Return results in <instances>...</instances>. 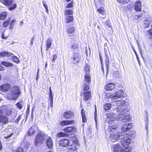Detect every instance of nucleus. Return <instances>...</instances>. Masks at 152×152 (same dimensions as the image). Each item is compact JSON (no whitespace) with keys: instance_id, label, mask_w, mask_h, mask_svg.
I'll return each mask as SVG.
<instances>
[{"instance_id":"1","label":"nucleus","mask_w":152,"mask_h":152,"mask_svg":"<svg viewBox=\"0 0 152 152\" xmlns=\"http://www.w3.org/2000/svg\"><path fill=\"white\" fill-rule=\"evenodd\" d=\"M127 110L126 109L116 108H115L114 113L107 116L108 120L110 121H114L115 120H118L121 119L123 122H128L132 119L131 116L126 113Z\"/></svg>"},{"instance_id":"2","label":"nucleus","mask_w":152,"mask_h":152,"mask_svg":"<svg viewBox=\"0 0 152 152\" xmlns=\"http://www.w3.org/2000/svg\"><path fill=\"white\" fill-rule=\"evenodd\" d=\"M11 89L10 94H7L5 97L7 99L14 101L18 98L20 94V92L19 87L17 86H14Z\"/></svg>"},{"instance_id":"3","label":"nucleus","mask_w":152,"mask_h":152,"mask_svg":"<svg viewBox=\"0 0 152 152\" xmlns=\"http://www.w3.org/2000/svg\"><path fill=\"white\" fill-rule=\"evenodd\" d=\"M124 94V91L121 89L118 90L115 93H107L105 95V97L106 98H111L113 100L115 99L116 98H119L122 96H123Z\"/></svg>"},{"instance_id":"4","label":"nucleus","mask_w":152,"mask_h":152,"mask_svg":"<svg viewBox=\"0 0 152 152\" xmlns=\"http://www.w3.org/2000/svg\"><path fill=\"white\" fill-rule=\"evenodd\" d=\"M124 95L123 94V96H122L120 97L119 98H116L115 99H114L113 101L115 102V104H116L117 106H120V107L118 108L121 107V108L124 109H126L127 110V113L128 112V110L126 108H124L125 107H126L129 105V103L127 102H126L125 100L123 99H122V97H124Z\"/></svg>"},{"instance_id":"5","label":"nucleus","mask_w":152,"mask_h":152,"mask_svg":"<svg viewBox=\"0 0 152 152\" xmlns=\"http://www.w3.org/2000/svg\"><path fill=\"white\" fill-rule=\"evenodd\" d=\"M124 137V135L122 134L121 133L119 132L118 131H117L113 134H110L109 137V139L110 141L114 142L117 140H121Z\"/></svg>"},{"instance_id":"6","label":"nucleus","mask_w":152,"mask_h":152,"mask_svg":"<svg viewBox=\"0 0 152 152\" xmlns=\"http://www.w3.org/2000/svg\"><path fill=\"white\" fill-rule=\"evenodd\" d=\"M48 137V136L43 133H39L37 135L35 140V143L36 146L38 145L39 143L42 144L43 143L45 139Z\"/></svg>"},{"instance_id":"7","label":"nucleus","mask_w":152,"mask_h":152,"mask_svg":"<svg viewBox=\"0 0 152 152\" xmlns=\"http://www.w3.org/2000/svg\"><path fill=\"white\" fill-rule=\"evenodd\" d=\"M91 82L90 75L86 73L85 76V81L83 83V90L87 91L89 89L90 83Z\"/></svg>"},{"instance_id":"8","label":"nucleus","mask_w":152,"mask_h":152,"mask_svg":"<svg viewBox=\"0 0 152 152\" xmlns=\"http://www.w3.org/2000/svg\"><path fill=\"white\" fill-rule=\"evenodd\" d=\"M12 112L11 108L6 105H2L0 107V115L4 114L9 116Z\"/></svg>"},{"instance_id":"9","label":"nucleus","mask_w":152,"mask_h":152,"mask_svg":"<svg viewBox=\"0 0 152 152\" xmlns=\"http://www.w3.org/2000/svg\"><path fill=\"white\" fill-rule=\"evenodd\" d=\"M124 137L121 139V144L125 148H128V145L130 144L131 140L130 138L125 137L124 135Z\"/></svg>"},{"instance_id":"10","label":"nucleus","mask_w":152,"mask_h":152,"mask_svg":"<svg viewBox=\"0 0 152 152\" xmlns=\"http://www.w3.org/2000/svg\"><path fill=\"white\" fill-rule=\"evenodd\" d=\"M11 89V85L8 83H4L0 86V91L3 92H8Z\"/></svg>"},{"instance_id":"11","label":"nucleus","mask_w":152,"mask_h":152,"mask_svg":"<svg viewBox=\"0 0 152 152\" xmlns=\"http://www.w3.org/2000/svg\"><path fill=\"white\" fill-rule=\"evenodd\" d=\"M73 138L75 139V140L73 141V144L69 146L68 150L69 152H75L77 149L76 145L77 144V140L75 137H74Z\"/></svg>"},{"instance_id":"12","label":"nucleus","mask_w":152,"mask_h":152,"mask_svg":"<svg viewBox=\"0 0 152 152\" xmlns=\"http://www.w3.org/2000/svg\"><path fill=\"white\" fill-rule=\"evenodd\" d=\"M69 142H70L68 139L63 138L59 141L58 144L62 147H66L69 145Z\"/></svg>"},{"instance_id":"13","label":"nucleus","mask_w":152,"mask_h":152,"mask_svg":"<svg viewBox=\"0 0 152 152\" xmlns=\"http://www.w3.org/2000/svg\"><path fill=\"white\" fill-rule=\"evenodd\" d=\"M122 148L119 144L113 145L111 146L113 152H120Z\"/></svg>"},{"instance_id":"14","label":"nucleus","mask_w":152,"mask_h":152,"mask_svg":"<svg viewBox=\"0 0 152 152\" xmlns=\"http://www.w3.org/2000/svg\"><path fill=\"white\" fill-rule=\"evenodd\" d=\"M71 58L72 59V62L73 64H78L80 59L79 54L78 53H74L73 56Z\"/></svg>"},{"instance_id":"15","label":"nucleus","mask_w":152,"mask_h":152,"mask_svg":"<svg viewBox=\"0 0 152 152\" xmlns=\"http://www.w3.org/2000/svg\"><path fill=\"white\" fill-rule=\"evenodd\" d=\"M132 124L130 123L123 124L122 127V130L123 132L127 131L129 130L132 127Z\"/></svg>"},{"instance_id":"16","label":"nucleus","mask_w":152,"mask_h":152,"mask_svg":"<svg viewBox=\"0 0 152 152\" xmlns=\"http://www.w3.org/2000/svg\"><path fill=\"white\" fill-rule=\"evenodd\" d=\"M141 2L140 1H137L134 4L135 10L137 11H141Z\"/></svg>"},{"instance_id":"17","label":"nucleus","mask_w":152,"mask_h":152,"mask_svg":"<svg viewBox=\"0 0 152 152\" xmlns=\"http://www.w3.org/2000/svg\"><path fill=\"white\" fill-rule=\"evenodd\" d=\"M152 20V18L149 17L146 19L144 21L143 27L146 28L150 25L151 22Z\"/></svg>"},{"instance_id":"18","label":"nucleus","mask_w":152,"mask_h":152,"mask_svg":"<svg viewBox=\"0 0 152 152\" xmlns=\"http://www.w3.org/2000/svg\"><path fill=\"white\" fill-rule=\"evenodd\" d=\"M46 143L47 147L49 149L53 147V142L52 139L50 137L47 138Z\"/></svg>"},{"instance_id":"19","label":"nucleus","mask_w":152,"mask_h":152,"mask_svg":"<svg viewBox=\"0 0 152 152\" xmlns=\"http://www.w3.org/2000/svg\"><path fill=\"white\" fill-rule=\"evenodd\" d=\"M64 118H71L74 116L73 113L70 111L65 112L64 114Z\"/></svg>"},{"instance_id":"20","label":"nucleus","mask_w":152,"mask_h":152,"mask_svg":"<svg viewBox=\"0 0 152 152\" xmlns=\"http://www.w3.org/2000/svg\"><path fill=\"white\" fill-rule=\"evenodd\" d=\"M0 2L7 6L10 7L13 2V0H0Z\"/></svg>"},{"instance_id":"21","label":"nucleus","mask_w":152,"mask_h":152,"mask_svg":"<svg viewBox=\"0 0 152 152\" xmlns=\"http://www.w3.org/2000/svg\"><path fill=\"white\" fill-rule=\"evenodd\" d=\"M119 128V126L118 125H110L108 127L107 131L108 132H114L118 129Z\"/></svg>"},{"instance_id":"22","label":"nucleus","mask_w":152,"mask_h":152,"mask_svg":"<svg viewBox=\"0 0 152 152\" xmlns=\"http://www.w3.org/2000/svg\"><path fill=\"white\" fill-rule=\"evenodd\" d=\"M76 128L74 126L67 127L63 129V131L65 132L69 133L75 132Z\"/></svg>"},{"instance_id":"23","label":"nucleus","mask_w":152,"mask_h":152,"mask_svg":"<svg viewBox=\"0 0 152 152\" xmlns=\"http://www.w3.org/2000/svg\"><path fill=\"white\" fill-rule=\"evenodd\" d=\"M105 64L106 66L107 69V74L108 73V71L109 68V58L107 53L105 52Z\"/></svg>"},{"instance_id":"24","label":"nucleus","mask_w":152,"mask_h":152,"mask_svg":"<svg viewBox=\"0 0 152 152\" xmlns=\"http://www.w3.org/2000/svg\"><path fill=\"white\" fill-rule=\"evenodd\" d=\"M52 42L53 40L51 38H49L47 40L46 46V51L48 50L51 47Z\"/></svg>"},{"instance_id":"25","label":"nucleus","mask_w":152,"mask_h":152,"mask_svg":"<svg viewBox=\"0 0 152 152\" xmlns=\"http://www.w3.org/2000/svg\"><path fill=\"white\" fill-rule=\"evenodd\" d=\"M83 99L84 101L88 100L91 97V94L90 91L85 92L83 93Z\"/></svg>"},{"instance_id":"26","label":"nucleus","mask_w":152,"mask_h":152,"mask_svg":"<svg viewBox=\"0 0 152 152\" xmlns=\"http://www.w3.org/2000/svg\"><path fill=\"white\" fill-rule=\"evenodd\" d=\"M8 121V118L4 115H0V123L6 124Z\"/></svg>"},{"instance_id":"27","label":"nucleus","mask_w":152,"mask_h":152,"mask_svg":"<svg viewBox=\"0 0 152 152\" xmlns=\"http://www.w3.org/2000/svg\"><path fill=\"white\" fill-rule=\"evenodd\" d=\"M13 55L11 53L6 51H3L0 53V56L1 57H10Z\"/></svg>"},{"instance_id":"28","label":"nucleus","mask_w":152,"mask_h":152,"mask_svg":"<svg viewBox=\"0 0 152 152\" xmlns=\"http://www.w3.org/2000/svg\"><path fill=\"white\" fill-rule=\"evenodd\" d=\"M115 85L113 83H110L107 84L105 87V89L107 90L111 91L115 88Z\"/></svg>"},{"instance_id":"29","label":"nucleus","mask_w":152,"mask_h":152,"mask_svg":"<svg viewBox=\"0 0 152 152\" xmlns=\"http://www.w3.org/2000/svg\"><path fill=\"white\" fill-rule=\"evenodd\" d=\"M74 121L73 120H66L62 121L60 122L61 126H65L74 123Z\"/></svg>"},{"instance_id":"30","label":"nucleus","mask_w":152,"mask_h":152,"mask_svg":"<svg viewBox=\"0 0 152 152\" xmlns=\"http://www.w3.org/2000/svg\"><path fill=\"white\" fill-rule=\"evenodd\" d=\"M35 128L34 126L31 127L28 132V135L29 136L33 135L35 132Z\"/></svg>"},{"instance_id":"31","label":"nucleus","mask_w":152,"mask_h":152,"mask_svg":"<svg viewBox=\"0 0 152 152\" xmlns=\"http://www.w3.org/2000/svg\"><path fill=\"white\" fill-rule=\"evenodd\" d=\"M1 64L7 67H12L13 65L12 63L6 61H2L1 62Z\"/></svg>"},{"instance_id":"32","label":"nucleus","mask_w":152,"mask_h":152,"mask_svg":"<svg viewBox=\"0 0 152 152\" xmlns=\"http://www.w3.org/2000/svg\"><path fill=\"white\" fill-rule=\"evenodd\" d=\"M142 17V14L138 15H135L133 16V19L136 22L140 21L141 19V18Z\"/></svg>"},{"instance_id":"33","label":"nucleus","mask_w":152,"mask_h":152,"mask_svg":"<svg viewBox=\"0 0 152 152\" xmlns=\"http://www.w3.org/2000/svg\"><path fill=\"white\" fill-rule=\"evenodd\" d=\"M21 145L24 148L27 149L29 147L30 144L28 142L25 141L22 143Z\"/></svg>"},{"instance_id":"34","label":"nucleus","mask_w":152,"mask_h":152,"mask_svg":"<svg viewBox=\"0 0 152 152\" xmlns=\"http://www.w3.org/2000/svg\"><path fill=\"white\" fill-rule=\"evenodd\" d=\"M13 134V133H10L8 131H6L3 134L4 135V138H8L10 137Z\"/></svg>"},{"instance_id":"35","label":"nucleus","mask_w":152,"mask_h":152,"mask_svg":"<svg viewBox=\"0 0 152 152\" xmlns=\"http://www.w3.org/2000/svg\"><path fill=\"white\" fill-rule=\"evenodd\" d=\"M81 114L82 118V122L85 123L86 122V118L85 116V112L84 109H82L81 111Z\"/></svg>"},{"instance_id":"36","label":"nucleus","mask_w":152,"mask_h":152,"mask_svg":"<svg viewBox=\"0 0 152 152\" xmlns=\"http://www.w3.org/2000/svg\"><path fill=\"white\" fill-rule=\"evenodd\" d=\"M10 20V18H8L6 20H5L3 23V26L4 27V28H6L9 25Z\"/></svg>"},{"instance_id":"37","label":"nucleus","mask_w":152,"mask_h":152,"mask_svg":"<svg viewBox=\"0 0 152 152\" xmlns=\"http://www.w3.org/2000/svg\"><path fill=\"white\" fill-rule=\"evenodd\" d=\"M7 15V12H2L0 14V19L1 20L4 19Z\"/></svg>"},{"instance_id":"38","label":"nucleus","mask_w":152,"mask_h":152,"mask_svg":"<svg viewBox=\"0 0 152 152\" xmlns=\"http://www.w3.org/2000/svg\"><path fill=\"white\" fill-rule=\"evenodd\" d=\"M73 19L74 18L72 16H68L66 17V21L67 23L72 21Z\"/></svg>"},{"instance_id":"39","label":"nucleus","mask_w":152,"mask_h":152,"mask_svg":"<svg viewBox=\"0 0 152 152\" xmlns=\"http://www.w3.org/2000/svg\"><path fill=\"white\" fill-rule=\"evenodd\" d=\"M75 30V28L73 27L68 28L66 29V31L69 34H72L74 32Z\"/></svg>"},{"instance_id":"40","label":"nucleus","mask_w":152,"mask_h":152,"mask_svg":"<svg viewBox=\"0 0 152 152\" xmlns=\"http://www.w3.org/2000/svg\"><path fill=\"white\" fill-rule=\"evenodd\" d=\"M111 107V104L110 103H108L105 104L104 106V109L106 110H109Z\"/></svg>"},{"instance_id":"41","label":"nucleus","mask_w":152,"mask_h":152,"mask_svg":"<svg viewBox=\"0 0 152 152\" xmlns=\"http://www.w3.org/2000/svg\"><path fill=\"white\" fill-rule=\"evenodd\" d=\"M68 135V134L63 132H60L57 134L58 136L59 137H67Z\"/></svg>"},{"instance_id":"42","label":"nucleus","mask_w":152,"mask_h":152,"mask_svg":"<svg viewBox=\"0 0 152 152\" xmlns=\"http://www.w3.org/2000/svg\"><path fill=\"white\" fill-rule=\"evenodd\" d=\"M16 22V20L13 19L12 20L11 22L10 23V26L9 28L12 29L13 28V27L14 26V24Z\"/></svg>"},{"instance_id":"43","label":"nucleus","mask_w":152,"mask_h":152,"mask_svg":"<svg viewBox=\"0 0 152 152\" xmlns=\"http://www.w3.org/2000/svg\"><path fill=\"white\" fill-rule=\"evenodd\" d=\"M84 69L85 71H86V73L88 74L89 72V65L87 64H86L84 67Z\"/></svg>"},{"instance_id":"44","label":"nucleus","mask_w":152,"mask_h":152,"mask_svg":"<svg viewBox=\"0 0 152 152\" xmlns=\"http://www.w3.org/2000/svg\"><path fill=\"white\" fill-rule=\"evenodd\" d=\"M73 12L72 10H65L64 14L65 15H72L73 14Z\"/></svg>"},{"instance_id":"45","label":"nucleus","mask_w":152,"mask_h":152,"mask_svg":"<svg viewBox=\"0 0 152 152\" xmlns=\"http://www.w3.org/2000/svg\"><path fill=\"white\" fill-rule=\"evenodd\" d=\"M12 59L13 61L16 63H18L19 60L17 57L15 56H12Z\"/></svg>"},{"instance_id":"46","label":"nucleus","mask_w":152,"mask_h":152,"mask_svg":"<svg viewBox=\"0 0 152 152\" xmlns=\"http://www.w3.org/2000/svg\"><path fill=\"white\" fill-rule=\"evenodd\" d=\"M97 11L101 14H104V11L103 7H100L98 9Z\"/></svg>"},{"instance_id":"47","label":"nucleus","mask_w":152,"mask_h":152,"mask_svg":"<svg viewBox=\"0 0 152 152\" xmlns=\"http://www.w3.org/2000/svg\"><path fill=\"white\" fill-rule=\"evenodd\" d=\"M147 35L148 37L152 38V29L148 30Z\"/></svg>"},{"instance_id":"48","label":"nucleus","mask_w":152,"mask_h":152,"mask_svg":"<svg viewBox=\"0 0 152 152\" xmlns=\"http://www.w3.org/2000/svg\"><path fill=\"white\" fill-rule=\"evenodd\" d=\"M117 1L118 2L122 4L127 3L129 1V0H117Z\"/></svg>"},{"instance_id":"49","label":"nucleus","mask_w":152,"mask_h":152,"mask_svg":"<svg viewBox=\"0 0 152 152\" xmlns=\"http://www.w3.org/2000/svg\"><path fill=\"white\" fill-rule=\"evenodd\" d=\"M21 115H19L17 118L15 120L14 122L17 124H18L19 120L21 119Z\"/></svg>"},{"instance_id":"50","label":"nucleus","mask_w":152,"mask_h":152,"mask_svg":"<svg viewBox=\"0 0 152 152\" xmlns=\"http://www.w3.org/2000/svg\"><path fill=\"white\" fill-rule=\"evenodd\" d=\"M17 5L16 4H14L13 5L11 6L9 8V9L10 10H12L16 8Z\"/></svg>"},{"instance_id":"51","label":"nucleus","mask_w":152,"mask_h":152,"mask_svg":"<svg viewBox=\"0 0 152 152\" xmlns=\"http://www.w3.org/2000/svg\"><path fill=\"white\" fill-rule=\"evenodd\" d=\"M130 151L128 148H123L120 152H130Z\"/></svg>"},{"instance_id":"52","label":"nucleus","mask_w":152,"mask_h":152,"mask_svg":"<svg viewBox=\"0 0 152 152\" xmlns=\"http://www.w3.org/2000/svg\"><path fill=\"white\" fill-rule=\"evenodd\" d=\"M73 1H71L70 3L68 4L66 7L67 8H70L73 7Z\"/></svg>"},{"instance_id":"53","label":"nucleus","mask_w":152,"mask_h":152,"mask_svg":"<svg viewBox=\"0 0 152 152\" xmlns=\"http://www.w3.org/2000/svg\"><path fill=\"white\" fill-rule=\"evenodd\" d=\"M148 118H147V119L146 120V121L145 124V128L146 129L147 131L148 132Z\"/></svg>"},{"instance_id":"54","label":"nucleus","mask_w":152,"mask_h":152,"mask_svg":"<svg viewBox=\"0 0 152 152\" xmlns=\"http://www.w3.org/2000/svg\"><path fill=\"white\" fill-rule=\"evenodd\" d=\"M78 47V45H77L74 44L72 45L71 48L72 49H74L77 48Z\"/></svg>"},{"instance_id":"55","label":"nucleus","mask_w":152,"mask_h":152,"mask_svg":"<svg viewBox=\"0 0 152 152\" xmlns=\"http://www.w3.org/2000/svg\"><path fill=\"white\" fill-rule=\"evenodd\" d=\"M16 105L17 106V108L20 109L22 108V106L21 104L19 102L17 103L16 104Z\"/></svg>"},{"instance_id":"56","label":"nucleus","mask_w":152,"mask_h":152,"mask_svg":"<svg viewBox=\"0 0 152 152\" xmlns=\"http://www.w3.org/2000/svg\"><path fill=\"white\" fill-rule=\"evenodd\" d=\"M16 152H23V150L22 148H18L16 150Z\"/></svg>"},{"instance_id":"57","label":"nucleus","mask_w":152,"mask_h":152,"mask_svg":"<svg viewBox=\"0 0 152 152\" xmlns=\"http://www.w3.org/2000/svg\"><path fill=\"white\" fill-rule=\"evenodd\" d=\"M50 94H49V98H53L52 95V91L51 89V88H50Z\"/></svg>"},{"instance_id":"58","label":"nucleus","mask_w":152,"mask_h":152,"mask_svg":"<svg viewBox=\"0 0 152 152\" xmlns=\"http://www.w3.org/2000/svg\"><path fill=\"white\" fill-rule=\"evenodd\" d=\"M50 99V105L51 106L53 107V98H49Z\"/></svg>"},{"instance_id":"59","label":"nucleus","mask_w":152,"mask_h":152,"mask_svg":"<svg viewBox=\"0 0 152 152\" xmlns=\"http://www.w3.org/2000/svg\"><path fill=\"white\" fill-rule=\"evenodd\" d=\"M42 4H43L44 7H45V8H48V6L46 4V2L45 1H42Z\"/></svg>"},{"instance_id":"60","label":"nucleus","mask_w":152,"mask_h":152,"mask_svg":"<svg viewBox=\"0 0 152 152\" xmlns=\"http://www.w3.org/2000/svg\"><path fill=\"white\" fill-rule=\"evenodd\" d=\"M57 56L56 55H53V57L52 60V61H54L56 59Z\"/></svg>"},{"instance_id":"61","label":"nucleus","mask_w":152,"mask_h":152,"mask_svg":"<svg viewBox=\"0 0 152 152\" xmlns=\"http://www.w3.org/2000/svg\"><path fill=\"white\" fill-rule=\"evenodd\" d=\"M1 38L2 39H6L8 38V37H4V33H3L1 35Z\"/></svg>"},{"instance_id":"62","label":"nucleus","mask_w":152,"mask_h":152,"mask_svg":"<svg viewBox=\"0 0 152 152\" xmlns=\"http://www.w3.org/2000/svg\"><path fill=\"white\" fill-rule=\"evenodd\" d=\"M99 58L101 62V64H103V60L102 59V58L100 54L99 55Z\"/></svg>"},{"instance_id":"63","label":"nucleus","mask_w":152,"mask_h":152,"mask_svg":"<svg viewBox=\"0 0 152 152\" xmlns=\"http://www.w3.org/2000/svg\"><path fill=\"white\" fill-rule=\"evenodd\" d=\"M95 123H96V126H97V120H96V116H95Z\"/></svg>"},{"instance_id":"64","label":"nucleus","mask_w":152,"mask_h":152,"mask_svg":"<svg viewBox=\"0 0 152 152\" xmlns=\"http://www.w3.org/2000/svg\"><path fill=\"white\" fill-rule=\"evenodd\" d=\"M4 67L2 66L0 64V71L2 70L3 69H4Z\"/></svg>"}]
</instances>
